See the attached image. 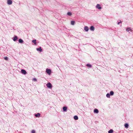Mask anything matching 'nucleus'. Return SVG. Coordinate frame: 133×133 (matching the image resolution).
I'll use <instances>...</instances> for the list:
<instances>
[{
    "label": "nucleus",
    "instance_id": "1",
    "mask_svg": "<svg viewBox=\"0 0 133 133\" xmlns=\"http://www.w3.org/2000/svg\"><path fill=\"white\" fill-rule=\"evenodd\" d=\"M46 72L49 75H50L51 74V71L50 69H47L46 70Z\"/></svg>",
    "mask_w": 133,
    "mask_h": 133
},
{
    "label": "nucleus",
    "instance_id": "2",
    "mask_svg": "<svg viewBox=\"0 0 133 133\" xmlns=\"http://www.w3.org/2000/svg\"><path fill=\"white\" fill-rule=\"evenodd\" d=\"M46 85L49 88H51L52 87V85L50 83H49L47 84Z\"/></svg>",
    "mask_w": 133,
    "mask_h": 133
},
{
    "label": "nucleus",
    "instance_id": "17",
    "mask_svg": "<svg viewBox=\"0 0 133 133\" xmlns=\"http://www.w3.org/2000/svg\"><path fill=\"white\" fill-rule=\"evenodd\" d=\"M129 126L128 124L127 123H126L125 124V127L126 128H128Z\"/></svg>",
    "mask_w": 133,
    "mask_h": 133
},
{
    "label": "nucleus",
    "instance_id": "4",
    "mask_svg": "<svg viewBox=\"0 0 133 133\" xmlns=\"http://www.w3.org/2000/svg\"><path fill=\"white\" fill-rule=\"evenodd\" d=\"M21 71L22 74H25L27 73L26 71L24 69L22 70H21Z\"/></svg>",
    "mask_w": 133,
    "mask_h": 133
},
{
    "label": "nucleus",
    "instance_id": "25",
    "mask_svg": "<svg viewBox=\"0 0 133 133\" xmlns=\"http://www.w3.org/2000/svg\"><path fill=\"white\" fill-rule=\"evenodd\" d=\"M35 131L34 130H32L31 131V133H35Z\"/></svg>",
    "mask_w": 133,
    "mask_h": 133
},
{
    "label": "nucleus",
    "instance_id": "23",
    "mask_svg": "<svg viewBox=\"0 0 133 133\" xmlns=\"http://www.w3.org/2000/svg\"><path fill=\"white\" fill-rule=\"evenodd\" d=\"M106 96L108 98H110V94L108 93L107 94Z\"/></svg>",
    "mask_w": 133,
    "mask_h": 133
},
{
    "label": "nucleus",
    "instance_id": "21",
    "mask_svg": "<svg viewBox=\"0 0 133 133\" xmlns=\"http://www.w3.org/2000/svg\"><path fill=\"white\" fill-rule=\"evenodd\" d=\"M113 132V130L112 129H110L108 131V133H112Z\"/></svg>",
    "mask_w": 133,
    "mask_h": 133
},
{
    "label": "nucleus",
    "instance_id": "10",
    "mask_svg": "<svg viewBox=\"0 0 133 133\" xmlns=\"http://www.w3.org/2000/svg\"><path fill=\"white\" fill-rule=\"evenodd\" d=\"M94 113H97L98 112V111L97 109H95L94 110Z\"/></svg>",
    "mask_w": 133,
    "mask_h": 133
},
{
    "label": "nucleus",
    "instance_id": "19",
    "mask_svg": "<svg viewBox=\"0 0 133 133\" xmlns=\"http://www.w3.org/2000/svg\"><path fill=\"white\" fill-rule=\"evenodd\" d=\"M86 65L89 67H91L92 66L91 65L89 64H87Z\"/></svg>",
    "mask_w": 133,
    "mask_h": 133
},
{
    "label": "nucleus",
    "instance_id": "3",
    "mask_svg": "<svg viewBox=\"0 0 133 133\" xmlns=\"http://www.w3.org/2000/svg\"><path fill=\"white\" fill-rule=\"evenodd\" d=\"M7 3L9 5L11 4L12 3V1L11 0H8L7 1Z\"/></svg>",
    "mask_w": 133,
    "mask_h": 133
},
{
    "label": "nucleus",
    "instance_id": "6",
    "mask_svg": "<svg viewBox=\"0 0 133 133\" xmlns=\"http://www.w3.org/2000/svg\"><path fill=\"white\" fill-rule=\"evenodd\" d=\"M126 30L127 32H129V31H131V32L132 31V30L130 28H127L126 29Z\"/></svg>",
    "mask_w": 133,
    "mask_h": 133
},
{
    "label": "nucleus",
    "instance_id": "18",
    "mask_svg": "<svg viewBox=\"0 0 133 133\" xmlns=\"http://www.w3.org/2000/svg\"><path fill=\"white\" fill-rule=\"evenodd\" d=\"M75 23V21H71V24L72 25H74Z\"/></svg>",
    "mask_w": 133,
    "mask_h": 133
},
{
    "label": "nucleus",
    "instance_id": "11",
    "mask_svg": "<svg viewBox=\"0 0 133 133\" xmlns=\"http://www.w3.org/2000/svg\"><path fill=\"white\" fill-rule=\"evenodd\" d=\"M84 29L85 31H88L89 30L88 27L87 26H85V27Z\"/></svg>",
    "mask_w": 133,
    "mask_h": 133
},
{
    "label": "nucleus",
    "instance_id": "16",
    "mask_svg": "<svg viewBox=\"0 0 133 133\" xmlns=\"http://www.w3.org/2000/svg\"><path fill=\"white\" fill-rule=\"evenodd\" d=\"M90 29L91 30H94V27L93 26H91Z\"/></svg>",
    "mask_w": 133,
    "mask_h": 133
},
{
    "label": "nucleus",
    "instance_id": "24",
    "mask_svg": "<svg viewBox=\"0 0 133 133\" xmlns=\"http://www.w3.org/2000/svg\"><path fill=\"white\" fill-rule=\"evenodd\" d=\"M4 58L5 60H7L8 59V57H5Z\"/></svg>",
    "mask_w": 133,
    "mask_h": 133
},
{
    "label": "nucleus",
    "instance_id": "8",
    "mask_svg": "<svg viewBox=\"0 0 133 133\" xmlns=\"http://www.w3.org/2000/svg\"><path fill=\"white\" fill-rule=\"evenodd\" d=\"M67 107H64L63 108V110L64 111H66L67 110Z\"/></svg>",
    "mask_w": 133,
    "mask_h": 133
},
{
    "label": "nucleus",
    "instance_id": "26",
    "mask_svg": "<svg viewBox=\"0 0 133 133\" xmlns=\"http://www.w3.org/2000/svg\"><path fill=\"white\" fill-rule=\"evenodd\" d=\"M121 23V21H120V22H118V23H117V24L118 25L119 24V23Z\"/></svg>",
    "mask_w": 133,
    "mask_h": 133
},
{
    "label": "nucleus",
    "instance_id": "27",
    "mask_svg": "<svg viewBox=\"0 0 133 133\" xmlns=\"http://www.w3.org/2000/svg\"><path fill=\"white\" fill-rule=\"evenodd\" d=\"M33 80L35 81H36L37 80L36 79V78H34L33 79Z\"/></svg>",
    "mask_w": 133,
    "mask_h": 133
},
{
    "label": "nucleus",
    "instance_id": "13",
    "mask_svg": "<svg viewBox=\"0 0 133 133\" xmlns=\"http://www.w3.org/2000/svg\"><path fill=\"white\" fill-rule=\"evenodd\" d=\"M19 43H22L23 42V41L21 39H20L19 40Z\"/></svg>",
    "mask_w": 133,
    "mask_h": 133
},
{
    "label": "nucleus",
    "instance_id": "9",
    "mask_svg": "<svg viewBox=\"0 0 133 133\" xmlns=\"http://www.w3.org/2000/svg\"><path fill=\"white\" fill-rule=\"evenodd\" d=\"M17 39H18V38H17V37L16 36L14 37V39H13V40L14 41H16Z\"/></svg>",
    "mask_w": 133,
    "mask_h": 133
},
{
    "label": "nucleus",
    "instance_id": "7",
    "mask_svg": "<svg viewBox=\"0 0 133 133\" xmlns=\"http://www.w3.org/2000/svg\"><path fill=\"white\" fill-rule=\"evenodd\" d=\"M40 114L39 113H38L37 114H36L35 115V117H39L40 116Z\"/></svg>",
    "mask_w": 133,
    "mask_h": 133
},
{
    "label": "nucleus",
    "instance_id": "20",
    "mask_svg": "<svg viewBox=\"0 0 133 133\" xmlns=\"http://www.w3.org/2000/svg\"><path fill=\"white\" fill-rule=\"evenodd\" d=\"M110 94L111 95H113L114 94V92L112 91H111L110 92Z\"/></svg>",
    "mask_w": 133,
    "mask_h": 133
},
{
    "label": "nucleus",
    "instance_id": "5",
    "mask_svg": "<svg viewBox=\"0 0 133 133\" xmlns=\"http://www.w3.org/2000/svg\"><path fill=\"white\" fill-rule=\"evenodd\" d=\"M96 7L99 9H101V7L100 5L99 4H97Z\"/></svg>",
    "mask_w": 133,
    "mask_h": 133
},
{
    "label": "nucleus",
    "instance_id": "12",
    "mask_svg": "<svg viewBox=\"0 0 133 133\" xmlns=\"http://www.w3.org/2000/svg\"><path fill=\"white\" fill-rule=\"evenodd\" d=\"M74 118L75 120H77L78 119V117L77 116H75L74 117Z\"/></svg>",
    "mask_w": 133,
    "mask_h": 133
},
{
    "label": "nucleus",
    "instance_id": "15",
    "mask_svg": "<svg viewBox=\"0 0 133 133\" xmlns=\"http://www.w3.org/2000/svg\"><path fill=\"white\" fill-rule=\"evenodd\" d=\"M32 42L34 43L35 44H36V40L35 39L33 40L32 41Z\"/></svg>",
    "mask_w": 133,
    "mask_h": 133
},
{
    "label": "nucleus",
    "instance_id": "22",
    "mask_svg": "<svg viewBox=\"0 0 133 133\" xmlns=\"http://www.w3.org/2000/svg\"><path fill=\"white\" fill-rule=\"evenodd\" d=\"M67 14L69 16H71L72 15L71 13L70 12H68L67 13Z\"/></svg>",
    "mask_w": 133,
    "mask_h": 133
},
{
    "label": "nucleus",
    "instance_id": "14",
    "mask_svg": "<svg viewBox=\"0 0 133 133\" xmlns=\"http://www.w3.org/2000/svg\"><path fill=\"white\" fill-rule=\"evenodd\" d=\"M37 50H39L40 52H41L42 50V49H41V47H40L39 48H37Z\"/></svg>",
    "mask_w": 133,
    "mask_h": 133
}]
</instances>
